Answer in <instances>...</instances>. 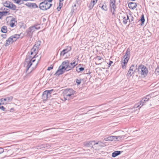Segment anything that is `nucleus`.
Listing matches in <instances>:
<instances>
[{
  "label": "nucleus",
  "mask_w": 159,
  "mask_h": 159,
  "mask_svg": "<svg viewBox=\"0 0 159 159\" xmlns=\"http://www.w3.org/2000/svg\"><path fill=\"white\" fill-rule=\"evenodd\" d=\"M97 0H93V1H91L89 6L90 9H91L93 8L94 5L97 3Z\"/></svg>",
  "instance_id": "nucleus-21"
},
{
  "label": "nucleus",
  "mask_w": 159,
  "mask_h": 159,
  "mask_svg": "<svg viewBox=\"0 0 159 159\" xmlns=\"http://www.w3.org/2000/svg\"><path fill=\"white\" fill-rule=\"evenodd\" d=\"M13 97L12 96L10 97H7L5 98H3L0 100L1 101L0 105L1 104H6L7 103H9L11 102L12 100Z\"/></svg>",
  "instance_id": "nucleus-11"
},
{
  "label": "nucleus",
  "mask_w": 159,
  "mask_h": 159,
  "mask_svg": "<svg viewBox=\"0 0 159 159\" xmlns=\"http://www.w3.org/2000/svg\"><path fill=\"white\" fill-rule=\"evenodd\" d=\"M104 140L105 141H109V137L105 138L104 139Z\"/></svg>",
  "instance_id": "nucleus-43"
},
{
  "label": "nucleus",
  "mask_w": 159,
  "mask_h": 159,
  "mask_svg": "<svg viewBox=\"0 0 159 159\" xmlns=\"http://www.w3.org/2000/svg\"><path fill=\"white\" fill-rule=\"evenodd\" d=\"M80 110H81V111H84V109L83 108H82L81 109H80Z\"/></svg>",
  "instance_id": "nucleus-49"
},
{
  "label": "nucleus",
  "mask_w": 159,
  "mask_h": 159,
  "mask_svg": "<svg viewBox=\"0 0 159 159\" xmlns=\"http://www.w3.org/2000/svg\"><path fill=\"white\" fill-rule=\"evenodd\" d=\"M97 1H98V0H97Z\"/></svg>",
  "instance_id": "nucleus-55"
},
{
  "label": "nucleus",
  "mask_w": 159,
  "mask_h": 159,
  "mask_svg": "<svg viewBox=\"0 0 159 159\" xmlns=\"http://www.w3.org/2000/svg\"><path fill=\"white\" fill-rule=\"evenodd\" d=\"M98 144L99 145L100 147L106 146V143H103L101 141H98Z\"/></svg>",
  "instance_id": "nucleus-29"
},
{
  "label": "nucleus",
  "mask_w": 159,
  "mask_h": 159,
  "mask_svg": "<svg viewBox=\"0 0 159 159\" xmlns=\"http://www.w3.org/2000/svg\"><path fill=\"white\" fill-rule=\"evenodd\" d=\"M84 70V68L83 67H80V71H82Z\"/></svg>",
  "instance_id": "nucleus-46"
},
{
  "label": "nucleus",
  "mask_w": 159,
  "mask_h": 159,
  "mask_svg": "<svg viewBox=\"0 0 159 159\" xmlns=\"http://www.w3.org/2000/svg\"><path fill=\"white\" fill-rule=\"evenodd\" d=\"M13 1L14 3L20 4L21 1L20 0H13Z\"/></svg>",
  "instance_id": "nucleus-34"
},
{
  "label": "nucleus",
  "mask_w": 159,
  "mask_h": 159,
  "mask_svg": "<svg viewBox=\"0 0 159 159\" xmlns=\"http://www.w3.org/2000/svg\"><path fill=\"white\" fill-rule=\"evenodd\" d=\"M119 135L115 136L116 141H120L124 139L125 135H124V132L122 131H119L118 133Z\"/></svg>",
  "instance_id": "nucleus-13"
},
{
  "label": "nucleus",
  "mask_w": 159,
  "mask_h": 159,
  "mask_svg": "<svg viewBox=\"0 0 159 159\" xmlns=\"http://www.w3.org/2000/svg\"><path fill=\"white\" fill-rule=\"evenodd\" d=\"M9 14V13L7 11H0V15L1 16V17L3 16H6Z\"/></svg>",
  "instance_id": "nucleus-26"
},
{
  "label": "nucleus",
  "mask_w": 159,
  "mask_h": 159,
  "mask_svg": "<svg viewBox=\"0 0 159 159\" xmlns=\"http://www.w3.org/2000/svg\"><path fill=\"white\" fill-rule=\"evenodd\" d=\"M149 96L148 95L146 97L143 98L139 103H137L134 105L133 109H135L136 108L139 107V109L145 103L148 101L149 99V98L148 97Z\"/></svg>",
  "instance_id": "nucleus-6"
},
{
  "label": "nucleus",
  "mask_w": 159,
  "mask_h": 159,
  "mask_svg": "<svg viewBox=\"0 0 159 159\" xmlns=\"http://www.w3.org/2000/svg\"><path fill=\"white\" fill-rule=\"evenodd\" d=\"M2 18L1 16L0 15V19Z\"/></svg>",
  "instance_id": "nucleus-50"
},
{
  "label": "nucleus",
  "mask_w": 159,
  "mask_h": 159,
  "mask_svg": "<svg viewBox=\"0 0 159 159\" xmlns=\"http://www.w3.org/2000/svg\"><path fill=\"white\" fill-rule=\"evenodd\" d=\"M8 8L12 10H15L16 9V7L11 2L10 4L8 6Z\"/></svg>",
  "instance_id": "nucleus-23"
},
{
  "label": "nucleus",
  "mask_w": 159,
  "mask_h": 159,
  "mask_svg": "<svg viewBox=\"0 0 159 159\" xmlns=\"http://www.w3.org/2000/svg\"><path fill=\"white\" fill-rule=\"evenodd\" d=\"M75 92L71 89H66L63 91L62 95L63 96V98L61 100L65 101L66 100H70V97L73 95Z\"/></svg>",
  "instance_id": "nucleus-2"
},
{
  "label": "nucleus",
  "mask_w": 159,
  "mask_h": 159,
  "mask_svg": "<svg viewBox=\"0 0 159 159\" xmlns=\"http://www.w3.org/2000/svg\"><path fill=\"white\" fill-rule=\"evenodd\" d=\"M94 143V141H86L83 143V145L86 147H92Z\"/></svg>",
  "instance_id": "nucleus-17"
},
{
  "label": "nucleus",
  "mask_w": 159,
  "mask_h": 159,
  "mask_svg": "<svg viewBox=\"0 0 159 159\" xmlns=\"http://www.w3.org/2000/svg\"><path fill=\"white\" fill-rule=\"evenodd\" d=\"M11 37L12 38V39L13 40L15 41L17 39L19 38L20 35L19 34H15L14 36H11Z\"/></svg>",
  "instance_id": "nucleus-28"
},
{
  "label": "nucleus",
  "mask_w": 159,
  "mask_h": 159,
  "mask_svg": "<svg viewBox=\"0 0 159 159\" xmlns=\"http://www.w3.org/2000/svg\"><path fill=\"white\" fill-rule=\"evenodd\" d=\"M130 57V51L128 50L126 52L125 54L123 57V59L121 61V64L123 69L125 68L126 65L127 64Z\"/></svg>",
  "instance_id": "nucleus-4"
},
{
  "label": "nucleus",
  "mask_w": 159,
  "mask_h": 159,
  "mask_svg": "<svg viewBox=\"0 0 159 159\" xmlns=\"http://www.w3.org/2000/svg\"><path fill=\"white\" fill-rule=\"evenodd\" d=\"M99 7L104 11H107V6L106 4H100L99 5Z\"/></svg>",
  "instance_id": "nucleus-24"
},
{
  "label": "nucleus",
  "mask_w": 159,
  "mask_h": 159,
  "mask_svg": "<svg viewBox=\"0 0 159 159\" xmlns=\"http://www.w3.org/2000/svg\"><path fill=\"white\" fill-rule=\"evenodd\" d=\"M83 114V113H81V114H80V115H82Z\"/></svg>",
  "instance_id": "nucleus-53"
},
{
  "label": "nucleus",
  "mask_w": 159,
  "mask_h": 159,
  "mask_svg": "<svg viewBox=\"0 0 159 159\" xmlns=\"http://www.w3.org/2000/svg\"><path fill=\"white\" fill-rule=\"evenodd\" d=\"M15 25V23L13 22H11L10 23V26L11 27H13Z\"/></svg>",
  "instance_id": "nucleus-39"
},
{
  "label": "nucleus",
  "mask_w": 159,
  "mask_h": 159,
  "mask_svg": "<svg viewBox=\"0 0 159 159\" xmlns=\"http://www.w3.org/2000/svg\"><path fill=\"white\" fill-rule=\"evenodd\" d=\"M77 64L75 62L69 63V61L66 60L63 61L60 66L63 67L66 71H68L70 69L74 67Z\"/></svg>",
  "instance_id": "nucleus-3"
},
{
  "label": "nucleus",
  "mask_w": 159,
  "mask_h": 159,
  "mask_svg": "<svg viewBox=\"0 0 159 159\" xmlns=\"http://www.w3.org/2000/svg\"><path fill=\"white\" fill-rule=\"evenodd\" d=\"M41 42L40 41H38L34 45V46H35V47H37L38 48H39V47L41 44Z\"/></svg>",
  "instance_id": "nucleus-32"
},
{
  "label": "nucleus",
  "mask_w": 159,
  "mask_h": 159,
  "mask_svg": "<svg viewBox=\"0 0 159 159\" xmlns=\"http://www.w3.org/2000/svg\"><path fill=\"white\" fill-rule=\"evenodd\" d=\"M92 148L95 150H97L99 149L100 147L98 142L95 143V142L94 141V143L92 146Z\"/></svg>",
  "instance_id": "nucleus-20"
},
{
  "label": "nucleus",
  "mask_w": 159,
  "mask_h": 159,
  "mask_svg": "<svg viewBox=\"0 0 159 159\" xmlns=\"http://www.w3.org/2000/svg\"><path fill=\"white\" fill-rule=\"evenodd\" d=\"M138 70L141 75L144 77L146 76L148 73V69L143 65H141L139 66Z\"/></svg>",
  "instance_id": "nucleus-7"
},
{
  "label": "nucleus",
  "mask_w": 159,
  "mask_h": 159,
  "mask_svg": "<svg viewBox=\"0 0 159 159\" xmlns=\"http://www.w3.org/2000/svg\"><path fill=\"white\" fill-rule=\"evenodd\" d=\"M44 146L43 147H44V148L46 147L47 148H48L50 147V146L49 145V144H47L46 145H44Z\"/></svg>",
  "instance_id": "nucleus-36"
},
{
  "label": "nucleus",
  "mask_w": 159,
  "mask_h": 159,
  "mask_svg": "<svg viewBox=\"0 0 159 159\" xmlns=\"http://www.w3.org/2000/svg\"><path fill=\"white\" fill-rule=\"evenodd\" d=\"M129 7L131 9H134L137 6V4L134 2H130L128 4Z\"/></svg>",
  "instance_id": "nucleus-22"
},
{
  "label": "nucleus",
  "mask_w": 159,
  "mask_h": 159,
  "mask_svg": "<svg viewBox=\"0 0 159 159\" xmlns=\"http://www.w3.org/2000/svg\"><path fill=\"white\" fill-rule=\"evenodd\" d=\"M140 20L142 23H143L144 22L145 20L143 16Z\"/></svg>",
  "instance_id": "nucleus-38"
},
{
  "label": "nucleus",
  "mask_w": 159,
  "mask_h": 159,
  "mask_svg": "<svg viewBox=\"0 0 159 159\" xmlns=\"http://www.w3.org/2000/svg\"><path fill=\"white\" fill-rule=\"evenodd\" d=\"M1 32L3 33H6L7 32V28L5 26H3L1 28Z\"/></svg>",
  "instance_id": "nucleus-27"
},
{
  "label": "nucleus",
  "mask_w": 159,
  "mask_h": 159,
  "mask_svg": "<svg viewBox=\"0 0 159 159\" xmlns=\"http://www.w3.org/2000/svg\"><path fill=\"white\" fill-rule=\"evenodd\" d=\"M121 153V151H116L114 152L112 154V156L113 157H115L117 156L120 155Z\"/></svg>",
  "instance_id": "nucleus-25"
},
{
  "label": "nucleus",
  "mask_w": 159,
  "mask_h": 159,
  "mask_svg": "<svg viewBox=\"0 0 159 159\" xmlns=\"http://www.w3.org/2000/svg\"><path fill=\"white\" fill-rule=\"evenodd\" d=\"M53 91V89L45 91L43 93L42 98L44 101L47 100L48 98L51 97V94Z\"/></svg>",
  "instance_id": "nucleus-9"
},
{
  "label": "nucleus",
  "mask_w": 159,
  "mask_h": 159,
  "mask_svg": "<svg viewBox=\"0 0 159 159\" xmlns=\"http://www.w3.org/2000/svg\"><path fill=\"white\" fill-rule=\"evenodd\" d=\"M113 1L117 4L119 3L120 2V0H113Z\"/></svg>",
  "instance_id": "nucleus-41"
},
{
  "label": "nucleus",
  "mask_w": 159,
  "mask_h": 159,
  "mask_svg": "<svg viewBox=\"0 0 159 159\" xmlns=\"http://www.w3.org/2000/svg\"><path fill=\"white\" fill-rule=\"evenodd\" d=\"M136 69V67H135L134 65H132L130 67V69L127 74V75L129 76H131L135 71Z\"/></svg>",
  "instance_id": "nucleus-16"
},
{
  "label": "nucleus",
  "mask_w": 159,
  "mask_h": 159,
  "mask_svg": "<svg viewBox=\"0 0 159 159\" xmlns=\"http://www.w3.org/2000/svg\"><path fill=\"white\" fill-rule=\"evenodd\" d=\"M115 136H109V141H116Z\"/></svg>",
  "instance_id": "nucleus-30"
},
{
  "label": "nucleus",
  "mask_w": 159,
  "mask_h": 159,
  "mask_svg": "<svg viewBox=\"0 0 159 159\" xmlns=\"http://www.w3.org/2000/svg\"><path fill=\"white\" fill-rule=\"evenodd\" d=\"M12 38V37H10L7 40H6V43L5 45V46H7L14 41Z\"/></svg>",
  "instance_id": "nucleus-19"
},
{
  "label": "nucleus",
  "mask_w": 159,
  "mask_h": 159,
  "mask_svg": "<svg viewBox=\"0 0 159 159\" xmlns=\"http://www.w3.org/2000/svg\"><path fill=\"white\" fill-rule=\"evenodd\" d=\"M48 129L47 130H49V129Z\"/></svg>",
  "instance_id": "nucleus-54"
},
{
  "label": "nucleus",
  "mask_w": 159,
  "mask_h": 159,
  "mask_svg": "<svg viewBox=\"0 0 159 159\" xmlns=\"http://www.w3.org/2000/svg\"><path fill=\"white\" fill-rule=\"evenodd\" d=\"M113 63V61H110L108 64V65H109L108 67H110V66H111V64H112Z\"/></svg>",
  "instance_id": "nucleus-42"
},
{
  "label": "nucleus",
  "mask_w": 159,
  "mask_h": 159,
  "mask_svg": "<svg viewBox=\"0 0 159 159\" xmlns=\"http://www.w3.org/2000/svg\"><path fill=\"white\" fill-rule=\"evenodd\" d=\"M96 59L98 61H99L102 59V57L100 56H97Z\"/></svg>",
  "instance_id": "nucleus-37"
},
{
  "label": "nucleus",
  "mask_w": 159,
  "mask_h": 159,
  "mask_svg": "<svg viewBox=\"0 0 159 159\" xmlns=\"http://www.w3.org/2000/svg\"><path fill=\"white\" fill-rule=\"evenodd\" d=\"M76 70L78 72H80V67L78 66L76 67Z\"/></svg>",
  "instance_id": "nucleus-45"
},
{
  "label": "nucleus",
  "mask_w": 159,
  "mask_h": 159,
  "mask_svg": "<svg viewBox=\"0 0 159 159\" xmlns=\"http://www.w3.org/2000/svg\"><path fill=\"white\" fill-rule=\"evenodd\" d=\"M25 5L31 8H35L38 7V6L35 3H32L29 2L26 3L25 4Z\"/></svg>",
  "instance_id": "nucleus-18"
},
{
  "label": "nucleus",
  "mask_w": 159,
  "mask_h": 159,
  "mask_svg": "<svg viewBox=\"0 0 159 159\" xmlns=\"http://www.w3.org/2000/svg\"><path fill=\"white\" fill-rule=\"evenodd\" d=\"M110 6L111 7V10L112 14L114 15L115 14V9L116 8V4L117 3L113 2V0H110Z\"/></svg>",
  "instance_id": "nucleus-12"
},
{
  "label": "nucleus",
  "mask_w": 159,
  "mask_h": 159,
  "mask_svg": "<svg viewBox=\"0 0 159 159\" xmlns=\"http://www.w3.org/2000/svg\"><path fill=\"white\" fill-rule=\"evenodd\" d=\"M87 112H86V113H84V114H87Z\"/></svg>",
  "instance_id": "nucleus-52"
},
{
  "label": "nucleus",
  "mask_w": 159,
  "mask_h": 159,
  "mask_svg": "<svg viewBox=\"0 0 159 159\" xmlns=\"http://www.w3.org/2000/svg\"><path fill=\"white\" fill-rule=\"evenodd\" d=\"M71 49V48L70 46H67L65 49L61 52L60 55L61 56L63 57L66 54L70 51Z\"/></svg>",
  "instance_id": "nucleus-15"
},
{
  "label": "nucleus",
  "mask_w": 159,
  "mask_h": 159,
  "mask_svg": "<svg viewBox=\"0 0 159 159\" xmlns=\"http://www.w3.org/2000/svg\"><path fill=\"white\" fill-rule=\"evenodd\" d=\"M63 0H59V1H60V3H59V6H61V1H63Z\"/></svg>",
  "instance_id": "nucleus-48"
},
{
  "label": "nucleus",
  "mask_w": 159,
  "mask_h": 159,
  "mask_svg": "<svg viewBox=\"0 0 159 159\" xmlns=\"http://www.w3.org/2000/svg\"><path fill=\"white\" fill-rule=\"evenodd\" d=\"M38 48L35 46H33V48L31 50V55H34V56H30V58H26L24 63V66L26 68V72L29 74L32 71V69H31L30 71H28L29 69L31 66H32V68L34 69L35 68L37 65L39 61V59H37V61H36V59L35 58L38 57V56L37 55L38 52Z\"/></svg>",
  "instance_id": "nucleus-1"
},
{
  "label": "nucleus",
  "mask_w": 159,
  "mask_h": 159,
  "mask_svg": "<svg viewBox=\"0 0 159 159\" xmlns=\"http://www.w3.org/2000/svg\"><path fill=\"white\" fill-rule=\"evenodd\" d=\"M52 4L48 3L47 1H44L39 4L40 8L43 10H45L49 9L52 6Z\"/></svg>",
  "instance_id": "nucleus-8"
},
{
  "label": "nucleus",
  "mask_w": 159,
  "mask_h": 159,
  "mask_svg": "<svg viewBox=\"0 0 159 159\" xmlns=\"http://www.w3.org/2000/svg\"><path fill=\"white\" fill-rule=\"evenodd\" d=\"M76 5H75L74 6V7H76Z\"/></svg>",
  "instance_id": "nucleus-51"
},
{
  "label": "nucleus",
  "mask_w": 159,
  "mask_h": 159,
  "mask_svg": "<svg viewBox=\"0 0 159 159\" xmlns=\"http://www.w3.org/2000/svg\"><path fill=\"white\" fill-rule=\"evenodd\" d=\"M129 17L130 18V19L129 18V19L130 20V21H129L130 22H131L133 20L134 18L132 16L130 15V16H129Z\"/></svg>",
  "instance_id": "nucleus-40"
},
{
  "label": "nucleus",
  "mask_w": 159,
  "mask_h": 159,
  "mask_svg": "<svg viewBox=\"0 0 159 159\" xmlns=\"http://www.w3.org/2000/svg\"><path fill=\"white\" fill-rule=\"evenodd\" d=\"M10 2H11L9 1H6L3 3V5L5 7H8V6L9 5V4H10Z\"/></svg>",
  "instance_id": "nucleus-31"
},
{
  "label": "nucleus",
  "mask_w": 159,
  "mask_h": 159,
  "mask_svg": "<svg viewBox=\"0 0 159 159\" xmlns=\"http://www.w3.org/2000/svg\"><path fill=\"white\" fill-rule=\"evenodd\" d=\"M61 7H57V9L58 10V11H59L61 9Z\"/></svg>",
  "instance_id": "nucleus-47"
},
{
  "label": "nucleus",
  "mask_w": 159,
  "mask_h": 159,
  "mask_svg": "<svg viewBox=\"0 0 159 159\" xmlns=\"http://www.w3.org/2000/svg\"><path fill=\"white\" fill-rule=\"evenodd\" d=\"M155 72L157 74H159V66L156 69Z\"/></svg>",
  "instance_id": "nucleus-33"
},
{
  "label": "nucleus",
  "mask_w": 159,
  "mask_h": 159,
  "mask_svg": "<svg viewBox=\"0 0 159 159\" xmlns=\"http://www.w3.org/2000/svg\"><path fill=\"white\" fill-rule=\"evenodd\" d=\"M75 82L78 85L80 84V80H79L78 79H76L75 80Z\"/></svg>",
  "instance_id": "nucleus-35"
},
{
  "label": "nucleus",
  "mask_w": 159,
  "mask_h": 159,
  "mask_svg": "<svg viewBox=\"0 0 159 159\" xmlns=\"http://www.w3.org/2000/svg\"><path fill=\"white\" fill-rule=\"evenodd\" d=\"M66 70L63 67H61L60 66L59 67L58 69L56 71L55 75H56L59 76L63 73Z\"/></svg>",
  "instance_id": "nucleus-14"
},
{
  "label": "nucleus",
  "mask_w": 159,
  "mask_h": 159,
  "mask_svg": "<svg viewBox=\"0 0 159 159\" xmlns=\"http://www.w3.org/2000/svg\"><path fill=\"white\" fill-rule=\"evenodd\" d=\"M52 68H53V67H51V66H50V67H49L48 68L47 70H50L51 69H52Z\"/></svg>",
  "instance_id": "nucleus-44"
},
{
  "label": "nucleus",
  "mask_w": 159,
  "mask_h": 159,
  "mask_svg": "<svg viewBox=\"0 0 159 159\" xmlns=\"http://www.w3.org/2000/svg\"><path fill=\"white\" fill-rule=\"evenodd\" d=\"M40 27L38 25L34 26L29 27L26 31L25 34L28 36L32 37L33 33L36 30L39 29Z\"/></svg>",
  "instance_id": "nucleus-5"
},
{
  "label": "nucleus",
  "mask_w": 159,
  "mask_h": 159,
  "mask_svg": "<svg viewBox=\"0 0 159 159\" xmlns=\"http://www.w3.org/2000/svg\"><path fill=\"white\" fill-rule=\"evenodd\" d=\"M120 19L122 20L123 23L125 24L127 22L130 21L129 19V16H128L125 13H120L119 16Z\"/></svg>",
  "instance_id": "nucleus-10"
}]
</instances>
